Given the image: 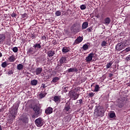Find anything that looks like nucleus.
<instances>
[{
  "mask_svg": "<svg viewBox=\"0 0 130 130\" xmlns=\"http://www.w3.org/2000/svg\"><path fill=\"white\" fill-rule=\"evenodd\" d=\"M116 50L118 51H120V50H122V49H124L125 47L124 46V44L123 43L117 44L115 47Z\"/></svg>",
  "mask_w": 130,
  "mask_h": 130,
  "instance_id": "obj_7",
  "label": "nucleus"
},
{
  "mask_svg": "<svg viewBox=\"0 0 130 130\" xmlns=\"http://www.w3.org/2000/svg\"><path fill=\"white\" fill-rule=\"evenodd\" d=\"M79 96H80L79 94L76 93V92H72L71 93L70 97L73 100H77V99H78V98H79Z\"/></svg>",
  "mask_w": 130,
  "mask_h": 130,
  "instance_id": "obj_8",
  "label": "nucleus"
},
{
  "mask_svg": "<svg viewBox=\"0 0 130 130\" xmlns=\"http://www.w3.org/2000/svg\"><path fill=\"white\" fill-rule=\"evenodd\" d=\"M71 109V107H70V105H66L64 107V109H63V111H69Z\"/></svg>",
  "mask_w": 130,
  "mask_h": 130,
  "instance_id": "obj_30",
  "label": "nucleus"
},
{
  "mask_svg": "<svg viewBox=\"0 0 130 130\" xmlns=\"http://www.w3.org/2000/svg\"><path fill=\"white\" fill-rule=\"evenodd\" d=\"M86 30L89 32H92V30H93V27L90 26V27H88V28H87Z\"/></svg>",
  "mask_w": 130,
  "mask_h": 130,
  "instance_id": "obj_39",
  "label": "nucleus"
},
{
  "mask_svg": "<svg viewBox=\"0 0 130 130\" xmlns=\"http://www.w3.org/2000/svg\"><path fill=\"white\" fill-rule=\"evenodd\" d=\"M42 39H46V37H45V36H43L42 37Z\"/></svg>",
  "mask_w": 130,
  "mask_h": 130,
  "instance_id": "obj_52",
  "label": "nucleus"
},
{
  "mask_svg": "<svg viewBox=\"0 0 130 130\" xmlns=\"http://www.w3.org/2000/svg\"><path fill=\"white\" fill-rule=\"evenodd\" d=\"M37 51L36 50L32 47L30 48L27 52V53L28 55H31V54H34Z\"/></svg>",
  "mask_w": 130,
  "mask_h": 130,
  "instance_id": "obj_9",
  "label": "nucleus"
},
{
  "mask_svg": "<svg viewBox=\"0 0 130 130\" xmlns=\"http://www.w3.org/2000/svg\"><path fill=\"white\" fill-rule=\"evenodd\" d=\"M107 44H108V43H107V42L106 41H103L102 43H101V46L102 47H104L105 46H107Z\"/></svg>",
  "mask_w": 130,
  "mask_h": 130,
  "instance_id": "obj_29",
  "label": "nucleus"
},
{
  "mask_svg": "<svg viewBox=\"0 0 130 130\" xmlns=\"http://www.w3.org/2000/svg\"><path fill=\"white\" fill-rule=\"evenodd\" d=\"M113 76V74H109V78H111Z\"/></svg>",
  "mask_w": 130,
  "mask_h": 130,
  "instance_id": "obj_50",
  "label": "nucleus"
},
{
  "mask_svg": "<svg viewBox=\"0 0 130 130\" xmlns=\"http://www.w3.org/2000/svg\"><path fill=\"white\" fill-rule=\"evenodd\" d=\"M8 60H9L10 62H14V61L16 60V57L14 56V55H11L8 58Z\"/></svg>",
  "mask_w": 130,
  "mask_h": 130,
  "instance_id": "obj_20",
  "label": "nucleus"
},
{
  "mask_svg": "<svg viewBox=\"0 0 130 130\" xmlns=\"http://www.w3.org/2000/svg\"><path fill=\"white\" fill-rule=\"evenodd\" d=\"M59 62L61 64H62V63H67L68 62V60H67V57L62 56V57H61L59 60Z\"/></svg>",
  "mask_w": 130,
  "mask_h": 130,
  "instance_id": "obj_12",
  "label": "nucleus"
},
{
  "mask_svg": "<svg viewBox=\"0 0 130 130\" xmlns=\"http://www.w3.org/2000/svg\"><path fill=\"white\" fill-rule=\"evenodd\" d=\"M33 110L35 111V114L32 116V118H34L35 116H38L42 112V110L40 109V107L38 106H35L33 108Z\"/></svg>",
  "mask_w": 130,
  "mask_h": 130,
  "instance_id": "obj_4",
  "label": "nucleus"
},
{
  "mask_svg": "<svg viewBox=\"0 0 130 130\" xmlns=\"http://www.w3.org/2000/svg\"><path fill=\"white\" fill-rule=\"evenodd\" d=\"M13 52H18V47H15L12 49Z\"/></svg>",
  "mask_w": 130,
  "mask_h": 130,
  "instance_id": "obj_41",
  "label": "nucleus"
},
{
  "mask_svg": "<svg viewBox=\"0 0 130 130\" xmlns=\"http://www.w3.org/2000/svg\"><path fill=\"white\" fill-rule=\"evenodd\" d=\"M65 121L66 122H69V121H71V117L69 116H67L65 118Z\"/></svg>",
  "mask_w": 130,
  "mask_h": 130,
  "instance_id": "obj_34",
  "label": "nucleus"
},
{
  "mask_svg": "<svg viewBox=\"0 0 130 130\" xmlns=\"http://www.w3.org/2000/svg\"><path fill=\"white\" fill-rule=\"evenodd\" d=\"M33 47L35 48L36 51H38L39 49H41V43L36 44L33 46Z\"/></svg>",
  "mask_w": 130,
  "mask_h": 130,
  "instance_id": "obj_11",
  "label": "nucleus"
},
{
  "mask_svg": "<svg viewBox=\"0 0 130 130\" xmlns=\"http://www.w3.org/2000/svg\"><path fill=\"white\" fill-rule=\"evenodd\" d=\"M22 18H26V17H27V14L24 13V14L22 15Z\"/></svg>",
  "mask_w": 130,
  "mask_h": 130,
  "instance_id": "obj_46",
  "label": "nucleus"
},
{
  "mask_svg": "<svg viewBox=\"0 0 130 130\" xmlns=\"http://www.w3.org/2000/svg\"><path fill=\"white\" fill-rule=\"evenodd\" d=\"M23 68H24V66L21 63L18 64L17 67V69L18 71H21V70H23Z\"/></svg>",
  "mask_w": 130,
  "mask_h": 130,
  "instance_id": "obj_25",
  "label": "nucleus"
},
{
  "mask_svg": "<svg viewBox=\"0 0 130 130\" xmlns=\"http://www.w3.org/2000/svg\"><path fill=\"white\" fill-rule=\"evenodd\" d=\"M62 71V69L61 68H58V70H57V73H60Z\"/></svg>",
  "mask_w": 130,
  "mask_h": 130,
  "instance_id": "obj_45",
  "label": "nucleus"
},
{
  "mask_svg": "<svg viewBox=\"0 0 130 130\" xmlns=\"http://www.w3.org/2000/svg\"><path fill=\"white\" fill-rule=\"evenodd\" d=\"M55 15L58 17V16H60V15H61V12H60V11L58 10L56 11L55 12Z\"/></svg>",
  "mask_w": 130,
  "mask_h": 130,
  "instance_id": "obj_37",
  "label": "nucleus"
},
{
  "mask_svg": "<svg viewBox=\"0 0 130 130\" xmlns=\"http://www.w3.org/2000/svg\"><path fill=\"white\" fill-rule=\"evenodd\" d=\"M124 51H125V52H128V51H130V47L126 48L124 50Z\"/></svg>",
  "mask_w": 130,
  "mask_h": 130,
  "instance_id": "obj_44",
  "label": "nucleus"
},
{
  "mask_svg": "<svg viewBox=\"0 0 130 130\" xmlns=\"http://www.w3.org/2000/svg\"><path fill=\"white\" fill-rule=\"evenodd\" d=\"M59 77H54L53 78L51 83H56L57 82H58L59 81Z\"/></svg>",
  "mask_w": 130,
  "mask_h": 130,
  "instance_id": "obj_27",
  "label": "nucleus"
},
{
  "mask_svg": "<svg viewBox=\"0 0 130 130\" xmlns=\"http://www.w3.org/2000/svg\"><path fill=\"white\" fill-rule=\"evenodd\" d=\"M82 48L84 50H87L88 48H89V45H88V44H84Z\"/></svg>",
  "mask_w": 130,
  "mask_h": 130,
  "instance_id": "obj_32",
  "label": "nucleus"
},
{
  "mask_svg": "<svg viewBox=\"0 0 130 130\" xmlns=\"http://www.w3.org/2000/svg\"><path fill=\"white\" fill-rule=\"evenodd\" d=\"M94 95H95V93L94 92H90L88 93V96L90 98L93 97Z\"/></svg>",
  "mask_w": 130,
  "mask_h": 130,
  "instance_id": "obj_40",
  "label": "nucleus"
},
{
  "mask_svg": "<svg viewBox=\"0 0 130 130\" xmlns=\"http://www.w3.org/2000/svg\"><path fill=\"white\" fill-rule=\"evenodd\" d=\"M42 72V68H37L36 70V75H40Z\"/></svg>",
  "mask_w": 130,
  "mask_h": 130,
  "instance_id": "obj_24",
  "label": "nucleus"
},
{
  "mask_svg": "<svg viewBox=\"0 0 130 130\" xmlns=\"http://www.w3.org/2000/svg\"><path fill=\"white\" fill-rule=\"evenodd\" d=\"M7 74L8 75H13V74H14V71H13V70H10Z\"/></svg>",
  "mask_w": 130,
  "mask_h": 130,
  "instance_id": "obj_43",
  "label": "nucleus"
},
{
  "mask_svg": "<svg viewBox=\"0 0 130 130\" xmlns=\"http://www.w3.org/2000/svg\"><path fill=\"white\" fill-rule=\"evenodd\" d=\"M70 51V48L67 47H64L62 49V52L63 53H67Z\"/></svg>",
  "mask_w": 130,
  "mask_h": 130,
  "instance_id": "obj_21",
  "label": "nucleus"
},
{
  "mask_svg": "<svg viewBox=\"0 0 130 130\" xmlns=\"http://www.w3.org/2000/svg\"><path fill=\"white\" fill-rule=\"evenodd\" d=\"M38 83V81L35 79L31 80L30 82V84H31V85H32V86H36V85H37Z\"/></svg>",
  "mask_w": 130,
  "mask_h": 130,
  "instance_id": "obj_26",
  "label": "nucleus"
},
{
  "mask_svg": "<svg viewBox=\"0 0 130 130\" xmlns=\"http://www.w3.org/2000/svg\"><path fill=\"white\" fill-rule=\"evenodd\" d=\"M42 86L43 89H45V88H46V85H45V84H43Z\"/></svg>",
  "mask_w": 130,
  "mask_h": 130,
  "instance_id": "obj_49",
  "label": "nucleus"
},
{
  "mask_svg": "<svg viewBox=\"0 0 130 130\" xmlns=\"http://www.w3.org/2000/svg\"><path fill=\"white\" fill-rule=\"evenodd\" d=\"M111 21V20H110V18L109 17H107L104 19V24H105V25H109Z\"/></svg>",
  "mask_w": 130,
  "mask_h": 130,
  "instance_id": "obj_18",
  "label": "nucleus"
},
{
  "mask_svg": "<svg viewBox=\"0 0 130 130\" xmlns=\"http://www.w3.org/2000/svg\"><path fill=\"white\" fill-rule=\"evenodd\" d=\"M2 56H3V54L0 52V57H2Z\"/></svg>",
  "mask_w": 130,
  "mask_h": 130,
  "instance_id": "obj_53",
  "label": "nucleus"
},
{
  "mask_svg": "<svg viewBox=\"0 0 130 130\" xmlns=\"http://www.w3.org/2000/svg\"><path fill=\"white\" fill-rule=\"evenodd\" d=\"M71 30L74 33H79L81 31V26L78 23H74L71 27Z\"/></svg>",
  "mask_w": 130,
  "mask_h": 130,
  "instance_id": "obj_3",
  "label": "nucleus"
},
{
  "mask_svg": "<svg viewBox=\"0 0 130 130\" xmlns=\"http://www.w3.org/2000/svg\"><path fill=\"white\" fill-rule=\"evenodd\" d=\"M19 108V105L16 104L13 106V108L11 111V115L13 118L16 117V115H17V113H18V109Z\"/></svg>",
  "mask_w": 130,
  "mask_h": 130,
  "instance_id": "obj_5",
  "label": "nucleus"
},
{
  "mask_svg": "<svg viewBox=\"0 0 130 130\" xmlns=\"http://www.w3.org/2000/svg\"><path fill=\"white\" fill-rule=\"evenodd\" d=\"M68 73H77L78 72V69L76 68H70L67 70Z\"/></svg>",
  "mask_w": 130,
  "mask_h": 130,
  "instance_id": "obj_16",
  "label": "nucleus"
},
{
  "mask_svg": "<svg viewBox=\"0 0 130 130\" xmlns=\"http://www.w3.org/2000/svg\"><path fill=\"white\" fill-rule=\"evenodd\" d=\"M126 59H127V60H130V55L126 57Z\"/></svg>",
  "mask_w": 130,
  "mask_h": 130,
  "instance_id": "obj_48",
  "label": "nucleus"
},
{
  "mask_svg": "<svg viewBox=\"0 0 130 130\" xmlns=\"http://www.w3.org/2000/svg\"><path fill=\"white\" fill-rule=\"evenodd\" d=\"M35 122L38 127H40L43 125V120L41 118V117L38 118V119H36Z\"/></svg>",
  "mask_w": 130,
  "mask_h": 130,
  "instance_id": "obj_6",
  "label": "nucleus"
},
{
  "mask_svg": "<svg viewBox=\"0 0 130 130\" xmlns=\"http://www.w3.org/2000/svg\"><path fill=\"white\" fill-rule=\"evenodd\" d=\"M104 109L102 107H99L95 110L94 114L96 117H99V116H103L104 115Z\"/></svg>",
  "mask_w": 130,
  "mask_h": 130,
  "instance_id": "obj_2",
  "label": "nucleus"
},
{
  "mask_svg": "<svg viewBox=\"0 0 130 130\" xmlns=\"http://www.w3.org/2000/svg\"><path fill=\"white\" fill-rule=\"evenodd\" d=\"M2 129H3L2 128V126H0V130H2Z\"/></svg>",
  "mask_w": 130,
  "mask_h": 130,
  "instance_id": "obj_54",
  "label": "nucleus"
},
{
  "mask_svg": "<svg viewBox=\"0 0 130 130\" xmlns=\"http://www.w3.org/2000/svg\"><path fill=\"white\" fill-rule=\"evenodd\" d=\"M96 17L100 18V14H98V15H96Z\"/></svg>",
  "mask_w": 130,
  "mask_h": 130,
  "instance_id": "obj_51",
  "label": "nucleus"
},
{
  "mask_svg": "<svg viewBox=\"0 0 130 130\" xmlns=\"http://www.w3.org/2000/svg\"><path fill=\"white\" fill-rule=\"evenodd\" d=\"M6 39V36L5 35L1 34L0 35V44L3 43L4 41Z\"/></svg>",
  "mask_w": 130,
  "mask_h": 130,
  "instance_id": "obj_19",
  "label": "nucleus"
},
{
  "mask_svg": "<svg viewBox=\"0 0 130 130\" xmlns=\"http://www.w3.org/2000/svg\"><path fill=\"white\" fill-rule=\"evenodd\" d=\"M100 90V87H99V85H96L93 92H98Z\"/></svg>",
  "mask_w": 130,
  "mask_h": 130,
  "instance_id": "obj_31",
  "label": "nucleus"
},
{
  "mask_svg": "<svg viewBox=\"0 0 130 130\" xmlns=\"http://www.w3.org/2000/svg\"><path fill=\"white\" fill-rule=\"evenodd\" d=\"M112 62H110L107 63V65H106V68L107 69H109L111 67V66H112Z\"/></svg>",
  "mask_w": 130,
  "mask_h": 130,
  "instance_id": "obj_35",
  "label": "nucleus"
},
{
  "mask_svg": "<svg viewBox=\"0 0 130 130\" xmlns=\"http://www.w3.org/2000/svg\"><path fill=\"white\" fill-rule=\"evenodd\" d=\"M109 116L110 118H113L114 117H115V113H114V112H113L110 113Z\"/></svg>",
  "mask_w": 130,
  "mask_h": 130,
  "instance_id": "obj_33",
  "label": "nucleus"
},
{
  "mask_svg": "<svg viewBox=\"0 0 130 130\" xmlns=\"http://www.w3.org/2000/svg\"><path fill=\"white\" fill-rule=\"evenodd\" d=\"M9 64H10V63H8V61H5L2 62V63L1 64V67L2 68H3L4 69H5V68H7V67H8V66H9Z\"/></svg>",
  "mask_w": 130,
  "mask_h": 130,
  "instance_id": "obj_23",
  "label": "nucleus"
},
{
  "mask_svg": "<svg viewBox=\"0 0 130 130\" xmlns=\"http://www.w3.org/2000/svg\"><path fill=\"white\" fill-rule=\"evenodd\" d=\"M47 54L49 57L53 56L54 55V51L51 50L48 52Z\"/></svg>",
  "mask_w": 130,
  "mask_h": 130,
  "instance_id": "obj_22",
  "label": "nucleus"
},
{
  "mask_svg": "<svg viewBox=\"0 0 130 130\" xmlns=\"http://www.w3.org/2000/svg\"><path fill=\"white\" fill-rule=\"evenodd\" d=\"M123 44H124V46L125 47V46H128V45H130V43L127 40H125L124 42H122Z\"/></svg>",
  "mask_w": 130,
  "mask_h": 130,
  "instance_id": "obj_28",
  "label": "nucleus"
},
{
  "mask_svg": "<svg viewBox=\"0 0 130 130\" xmlns=\"http://www.w3.org/2000/svg\"><path fill=\"white\" fill-rule=\"evenodd\" d=\"M46 95V93H41L39 94V96L41 99L44 98V97H45Z\"/></svg>",
  "mask_w": 130,
  "mask_h": 130,
  "instance_id": "obj_36",
  "label": "nucleus"
},
{
  "mask_svg": "<svg viewBox=\"0 0 130 130\" xmlns=\"http://www.w3.org/2000/svg\"><path fill=\"white\" fill-rule=\"evenodd\" d=\"M53 100L56 103H59L60 102V96H54L53 98Z\"/></svg>",
  "mask_w": 130,
  "mask_h": 130,
  "instance_id": "obj_14",
  "label": "nucleus"
},
{
  "mask_svg": "<svg viewBox=\"0 0 130 130\" xmlns=\"http://www.w3.org/2000/svg\"><path fill=\"white\" fill-rule=\"evenodd\" d=\"M82 41H83V38L79 36L75 41V44H79V43H81Z\"/></svg>",
  "mask_w": 130,
  "mask_h": 130,
  "instance_id": "obj_15",
  "label": "nucleus"
},
{
  "mask_svg": "<svg viewBox=\"0 0 130 130\" xmlns=\"http://www.w3.org/2000/svg\"><path fill=\"white\" fill-rule=\"evenodd\" d=\"M78 101H79V103H80V104H82V103H83V100L80 99L79 100H78Z\"/></svg>",
  "mask_w": 130,
  "mask_h": 130,
  "instance_id": "obj_47",
  "label": "nucleus"
},
{
  "mask_svg": "<svg viewBox=\"0 0 130 130\" xmlns=\"http://www.w3.org/2000/svg\"><path fill=\"white\" fill-rule=\"evenodd\" d=\"M53 111V109L52 108L49 107L45 110V113L46 114H51Z\"/></svg>",
  "mask_w": 130,
  "mask_h": 130,
  "instance_id": "obj_13",
  "label": "nucleus"
},
{
  "mask_svg": "<svg viewBox=\"0 0 130 130\" xmlns=\"http://www.w3.org/2000/svg\"><path fill=\"white\" fill-rule=\"evenodd\" d=\"M116 106L119 108H122L125 104H126V99L125 98H120L117 99Z\"/></svg>",
  "mask_w": 130,
  "mask_h": 130,
  "instance_id": "obj_1",
  "label": "nucleus"
},
{
  "mask_svg": "<svg viewBox=\"0 0 130 130\" xmlns=\"http://www.w3.org/2000/svg\"><path fill=\"white\" fill-rule=\"evenodd\" d=\"M21 120H22V121H23V122H27V121H28V118H27V117H25L23 118H21Z\"/></svg>",
  "mask_w": 130,
  "mask_h": 130,
  "instance_id": "obj_38",
  "label": "nucleus"
},
{
  "mask_svg": "<svg viewBox=\"0 0 130 130\" xmlns=\"http://www.w3.org/2000/svg\"><path fill=\"white\" fill-rule=\"evenodd\" d=\"M88 26H89L88 22H83L82 25V29L84 30V29H87V28H88Z\"/></svg>",
  "mask_w": 130,
  "mask_h": 130,
  "instance_id": "obj_17",
  "label": "nucleus"
},
{
  "mask_svg": "<svg viewBox=\"0 0 130 130\" xmlns=\"http://www.w3.org/2000/svg\"><path fill=\"white\" fill-rule=\"evenodd\" d=\"M94 56V53H90L87 57H86L85 60L87 61V62L89 61H91L92 59H93V56Z\"/></svg>",
  "mask_w": 130,
  "mask_h": 130,
  "instance_id": "obj_10",
  "label": "nucleus"
},
{
  "mask_svg": "<svg viewBox=\"0 0 130 130\" xmlns=\"http://www.w3.org/2000/svg\"><path fill=\"white\" fill-rule=\"evenodd\" d=\"M86 6L85 5H82L80 6L81 10H86Z\"/></svg>",
  "mask_w": 130,
  "mask_h": 130,
  "instance_id": "obj_42",
  "label": "nucleus"
}]
</instances>
